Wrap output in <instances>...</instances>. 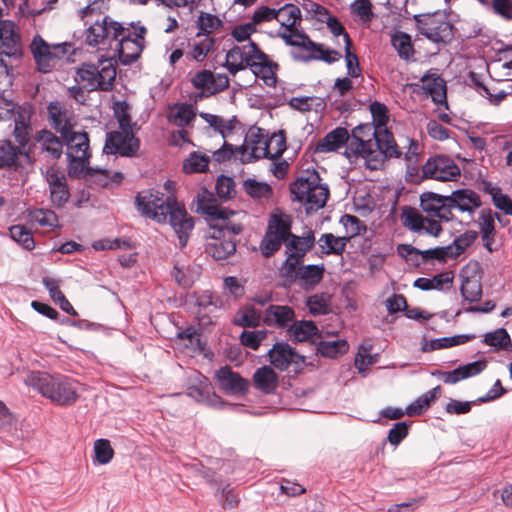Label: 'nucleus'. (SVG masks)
I'll return each instance as SVG.
<instances>
[{"instance_id": "nucleus-18", "label": "nucleus", "mask_w": 512, "mask_h": 512, "mask_svg": "<svg viewBox=\"0 0 512 512\" xmlns=\"http://www.w3.org/2000/svg\"><path fill=\"white\" fill-rule=\"evenodd\" d=\"M268 357L271 365L280 371L287 370L290 365H295L298 369L305 364V357L284 342L275 343L268 351Z\"/></svg>"}, {"instance_id": "nucleus-51", "label": "nucleus", "mask_w": 512, "mask_h": 512, "mask_svg": "<svg viewBox=\"0 0 512 512\" xmlns=\"http://www.w3.org/2000/svg\"><path fill=\"white\" fill-rule=\"evenodd\" d=\"M210 158L206 154L191 152L183 163V171L187 174L201 173L208 169Z\"/></svg>"}, {"instance_id": "nucleus-4", "label": "nucleus", "mask_w": 512, "mask_h": 512, "mask_svg": "<svg viewBox=\"0 0 512 512\" xmlns=\"http://www.w3.org/2000/svg\"><path fill=\"white\" fill-rule=\"evenodd\" d=\"M114 57H102L97 64L83 63L76 70L75 81L86 91H110L116 78Z\"/></svg>"}, {"instance_id": "nucleus-7", "label": "nucleus", "mask_w": 512, "mask_h": 512, "mask_svg": "<svg viewBox=\"0 0 512 512\" xmlns=\"http://www.w3.org/2000/svg\"><path fill=\"white\" fill-rule=\"evenodd\" d=\"M123 25L109 16H103L90 24L84 31V43L92 48L104 50L111 48L121 35Z\"/></svg>"}, {"instance_id": "nucleus-55", "label": "nucleus", "mask_w": 512, "mask_h": 512, "mask_svg": "<svg viewBox=\"0 0 512 512\" xmlns=\"http://www.w3.org/2000/svg\"><path fill=\"white\" fill-rule=\"evenodd\" d=\"M94 464L105 465L108 464L114 456V450L111 447L108 439H98L94 443Z\"/></svg>"}, {"instance_id": "nucleus-35", "label": "nucleus", "mask_w": 512, "mask_h": 512, "mask_svg": "<svg viewBox=\"0 0 512 512\" xmlns=\"http://www.w3.org/2000/svg\"><path fill=\"white\" fill-rule=\"evenodd\" d=\"M325 267L321 265H305L298 269L296 281L298 285L305 291L313 290L322 280Z\"/></svg>"}, {"instance_id": "nucleus-6", "label": "nucleus", "mask_w": 512, "mask_h": 512, "mask_svg": "<svg viewBox=\"0 0 512 512\" xmlns=\"http://www.w3.org/2000/svg\"><path fill=\"white\" fill-rule=\"evenodd\" d=\"M146 28L139 26L132 31L131 27L123 26L121 35L115 41L114 54L123 65H131L141 55L145 42Z\"/></svg>"}, {"instance_id": "nucleus-8", "label": "nucleus", "mask_w": 512, "mask_h": 512, "mask_svg": "<svg viewBox=\"0 0 512 512\" xmlns=\"http://www.w3.org/2000/svg\"><path fill=\"white\" fill-rule=\"evenodd\" d=\"M292 221L286 214H272L266 233L260 243V250L263 256L270 257L277 252L282 244H285L291 232Z\"/></svg>"}, {"instance_id": "nucleus-9", "label": "nucleus", "mask_w": 512, "mask_h": 512, "mask_svg": "<svg viewBox=\"0 0 512 512\" xmlns=\"http://www.w3.org/2000/svg\"><path fill=\"white\" fill-rule=\"evenodd\" d=\"M420 34L434 43L448 44L454 38L453 25L439 14L413 16Z\"/></svg>"}, {"instance_id": "nucleus-64", "label": "nucleus", "mask_w": 512, "mask_h": 512, "mask_svg": "<svg viewBox=\"0 0 512 512\" xmlns=\"http://www.w3.org/2000/svg\"><path fill=\"white\" fill-rule=\"evenodd\" d=\"M215 190H216L217 196L221 200L226 201V200L232 198L236 193L235 182H234L233 178L225 176V175H220L217 178Z\"/></svg>"}, {"instance_id": "nucleus-1", "label": "nucleus", "mask_w": 512, "mask_h": 512, "mask_svg": "<svg viewBox=\"0 0 512 512\" xmlns=\"http://www.w3.org/2000/svg\"><path fill=\"white\" fill-rule=\"evenodd\" d=\"M344 155L351 162L364 159L367 168L377 170L385 159L399 158L401 151L390 131H381L373 123H365L352 129Z\"/></svg>"}, {"instance_id": "nucleus-29", "label": "nucleus", "mask_w": 512, "mask_h": 512, "mask_svg": "<svg viewBox=\"0 0 512 512\" xmlns=\"http://www.w3.org/2000/svg\"><path fill=\"white\" fill-rule=\"evenodd\" d=\"M30 51L40 72L48 73L55 66L50 44L44 41L41 36H34L30 44Z\"/></svg>"}, {"instance_id": "nucleus-48", "label": "nucleus", "mask_w": 512, "mask_h": 512, "mask_svg": "<svg viewBox=\"0 0 512 512\" xmlns=\"http://www.w3.org/2000/svg\"><path fill=\"white\" fill-rule=\"evenodd\" d=\"M391 44L402 59L408 60L414 53L411 37L405 32L396 31L392 34Z\"/></svg>"}, {"instance_id": "nucleus-50", "label": "nucleus", "mask_w": 512, "mask_h": 512, "mask_svg": "<svg viewBox=\"0 0 512 512\" xmlns=\"http://www.w3.org/2000/svg\"><path fill=\"white\" fill-rule=\"evenodd\" d=\"M288 105L291 108L301 112H308L313 108L315 111H321L325 108L324 100L314 96L292 97L288 101Z\"/></svg>"}, {"instance_id": "nucleus-5", "label": "nucleus", "mask_w": 512, "mask_h": 512, "mask_svg": "<svg viewBox=\"0 0 512 512\" xmlns=\"http://www.w3.org/2000/svg\"><path fill=\"white\" fill-rule=\"evenodd\" d=\"M290 192L294 200L306 206L307 212L324 207L329 196L328 186L320 183V176L315 170L304 171L290 185Z\"/></svg>"}, {"instance_id": "nucleus-37", "label": "nucleus", "mask_w": 512, "mask_h": 512, "mask_svg": "<svg viewBox=\"0 0 512 512\" xmlns=\"http://www.w3.org/2000/svg\"><path fill=\"white\" fill-rule=\"evenodd\" d=\"M253 383L256 389L271 394L277 388L278 376L272 367L262 366L254 372Z\"/></svg>"}, {"instance_id": "nucleus-10", "label": "nucleus", "mask_w": 512, "mask_h": 512, "mask_svg": "<svg viewBox=\"0 0 512 512\" xmlns=\"http://www.w3.org/2000/svg\"><path fill=\"white\" fill-rule=\"evenodd\" d=\"M286 45L299 47L310 52L308 55L292 53L293 59L301 62H309L312 60H321L328 64H332L341 59L342 55L336 50L324 49L322 44L316 43L309 36H302L301 41H292L291 37L283 36Z\"/></svg>"}, {"instance_id": "nucleus-60", "label": "nucleus", "mask_w": 512, "mask_h": 512, "mask_svg": "<svg viewBox=\"0 0 512 512\" xmlns=\"http://www.w3.org/2000/svg\"><path fill=\"white\" fill-rule=\"evenodd\" d=\"M483 341L488 346L502 349L510 344L511 338L506 329L497 328L492 332L486 333Z\"/></svg>"}, {"instance_id": "nucleus-52", "label": "nucleus", "mask_w": 512, "mask_h": 512, "mask_svg": "<svg viewBox=\"0 0 512 512\" xmlns=\"http://www.w3.org/2000/svg\"><path fill=\"white\" fill-rule=\"evenodd\" d=\"M422 82L424 89L435 103L442 104L446 102V88L441 78L423 77Z\"/></svg>"}, {"instance_id": "nucleus-21", "label": "nucleus", "mask_w": 512, "mask_h": 512, "mask_svg": "<svg viewBox=\"0 0 512 512\" xmlns=\"http://www.w3.org/2000/svg\"><path fill=\"white\" fill-rule=\"evenodd\" d=\"M46 180L49 185L51 203L54 207H63L70 198L67 178L64 172L56 167H50L46 172Z\"/></svg>"}, {"instance_id": "nucleus-22", "label": "nucleus", "mask_w": 512, "mask_h": 512, "mask_svg": "<svg viewBox=\"0 0 512 512\" xmlns=\"http://www.w3.org/2000/svg\"><path fill=\"white\" fill-rule=\"evenodd\" d=\"M223 229L213 227L209 230V241L206 244L205 251L215 260H224L233 255L236 251V243L231 237L222 235Z\"/></svg>"}, {"instance_id": "nucleus-40", "label": "nucleus", "mask_w": 512, "mask_h": 512, "mask_svg": "<svg viewBox=\"0 0 512 512\" xmlns=\"http://www.w3.org/2000/svg\"><path fill=\"white\" fill-rule=\"evenodd\" d=\"M195 116L196 113L191 104L181 103L176 104L174 107L170 108L168 113V120L170 123L180 128H184L194 120Z\"/></svg>"}, {"instance_id": "nucleus-53", "label": "nucleus", "mask_w": 512, "mask_h": 512, "mask_svg": "<svg viewBox=\"0 0 512 512\" xmlns=\"http://www.w3.org/2000/svg\"><path fill=\"white\" fill-rule=\"evenodd\" d=\"M245 192L254 199H268L272 196L271 186L266 182H259L255 179H247L243 183Z\"/></svg>"}, {"instance_id": "nucleus-63", "label": "nucleus", "mask_w": 512, "mask_h": 512, "mask_svg": "<svg viewBox=\"0 0 512 512\" xmlns=\"http://www.w3.org/2000/svg\"><path fill=\"white\" fill-rule=\"evenodd\" d=\"M302 260L296 258L293 254L286 255L285 261L282 263L280 268V275L288 282L296 281L298 276V265Z\"/></svg>"}, {"instance_id": "nucleus-11", "label": "nucleus", "mask_w": 512, "mask_h": 512, "mask_svg": "<svg viewBox=\"0 0 512 512\" xmlns=\"http://www.w3.org/2000/svg\"><path fill=\"white\" fill-rule=\"evenodd\" d=\"M140 148V141L135 137L132 128L110 131L106 134L103 153L118 154L122 157H133Z\"/></svg>"}, {"instance_id": "nucleus-34", "label": "nucleus", "mask_w": 512, "mask_h": 512, "mask_svg": "<svg viewBox=\"0 0 512 512\" xmlns=\"http://www.w3.org/2000/svg\"><path fill=\"white\" fill-rule=\"evenodd\" d=\"M487 367L485 359H479L464 365H460L452 371H447L446 384L454 385L462 380L474 377L482 373Z\"/></svg>"}, {"instance_id": "nucleus-54", "label": "nucleus", "mask_w": 512, "mask_h": 512, "mask_svg": "<svg viewBox=\"0 0 512 512\" xmlns=\"http://www.w3.org/2000/svg\"><path fill=\"white\" fill-rule=\"evenodd\" d=\"M401 219L403 225L411 231L421 232L424 228L425 218L410 206H405L402 209Z\"/></svg>"}, {"instance_id": "nucleus-59", "label": "nucleus", "mask_w": 512, "mask_h": 512, "mask_svg": "<svg viewBox=\"0 0 512 512\" xmlns=\"http://www.w3.org/2000/svg\"><path fill=\"white\" fill-rule=\"evenodd\" d=\"M230 214H234V212L226 210V217L224 219L210 221L209 222V230L212 231L213 227H218V228L223 229L222 235L225 237H227V236L230 237L231 235L232 236L239 235L242 232L243 227L241 224L229 222L228 217Z\"/></svg>"}, {"instance_id": "nucleus-25", "label": "nucleus", "mask_w": 512, "mask_h": 512, "mask_svg": "<svg viewBox=\"0 0 512 512\" xmlns=\"http://www.w3.org/2000/svg\"><path fill=\"white\" fill-rule=\"evenodd\" d=\"M248 68L256 77L262 79L267 86H275L278 64L270 60L268 55L259 46Z\"/></svg>"}, {"instance_id": "nucleus-31", "label": "nucleus", "mask_w": 512, "mask_h": 512, "mask_svg": "<svg viewBox=\"0 0 512 512\" xmlns=\"http://www.w3.org/2000/svg\"><path fill=\"white\" fill-rule=\"evenodd\" d=\"M36 143L40 144L43 152H46L52 159H59L63 153L62 138L57 137L52 131L44 128L36 131L33 136Z\"/></svg>"}, {"instance_id": "nucleus-20", "label": "nucleus", "mask_w": 512, "mask_h": 512, "mask_svg": "<svg viewBox=\"0 0 512 512\" xmlns=\"http://www.w3.org/2000/svg\"><path fill=\"white\" fill-rule=\"evenodd\" d=\"M67 146V155L71 162L79 163L85 167L91 156L89 149V137L86 132L71 130L66 137H61Z\"/></svg>"}, {"instance_id": "nucleus-57", "label": "nucleus", "mask_w": 512, "mask_h": 512, "mask_svg": "<svg viewBox=\"0 0 512 512\" xmlns=\"http://www.w3.org/2000/svg\"><path fill=\"white\" fill-rule=\"evenodd\" d=\"M329 295L314 294L307 298L306 305L312 315H325L329 312Z\"/></svg>"}, {"instance_id": "nucleus-61", "label": "nucleus", "mask_w": 512, "mask_h": 512, "mask_svg": "<svg viewBox=\"0 0 512 512\" xmlns=\"http://www.w3.org/2000/svg\"><path fill=\"white\" fill-rule=\"evenodd\" d=\"M495 218L501 222V216L498 213H493L491 209H482L480 211L478 221L480 234L496 233Z\"/></svg>"}, {"instance_id": "nucleus-36", "label": "nucleus", "mask_w": 512, "mask_h": 512, "mask_svg": "<svg viewBox=\"0 0 512 512\" xmlns=\"http://www.w3.org/2000/svg\"><path fill=\"white\" fill-rule=\"evenodd\" d=\"M344 144H349V133L346 128L337 127L327 133L316 145V151L320 153L333 152Z\"/></svg>"}, {"instance_id": "nucleus-23", "label": "nucleus", "mask_w": 512, "mask_h": 512, "mask_svg": "<svg viewBox=\"0 0 512 512\" xmlns=\"http://www.w3.org/2000/svg\"><path fill=\"white\" fill-rule=\"evenodd\" d=\"M215 379L219 387L227 394H245L249 388V382L238 372L225 365L215 371Z\"/></svg>"}, {"instance_id": "nucleus-19", "label": "nucleus", "mask_w": 512, "mask_h": 512, "mask_svg": "<svg viewBox=\"0 0 512 512\" xmlns=\"http://www.w3.org/2000/svg\"><path fill=\"white\" fill-rule=\"evenodd\" d=\"M258 45L249 40L246 44L235 45L226 53L224 66L230 74L236 75L249 67Z\"/></svg>"}, {"instance_id": "nucleus-42", "label": "nucleus", "mask_w": 512, "mask_h": 512, "mask_svg": "<svg viewBox=\"0 0 512 512\" xmlns=\"http://www.w3.org/2000/svg\"><path fill=\"white\" fill-rule=\"evenodd\" d=\"M290 337L297 342H303L310 339L318 333V328L313 321H293L288 329Z\"/></svg>"}, {"instance_id": "nucleus-2", "label": "nucleus", "mask_w": 512, "mask_h": 512, "mask_svg": "<svg viewBox=\"0 0 512 512\" xmlns=\"http://www.w3.org/2000/svg\"><path fill=\"white\" fill-rule=\"evenodd\" d=\"M136 203L141 213L159 223L167 220L178 236L180 246L187 245L194 221L188 215L185 207L172 196H164L163 193L150 189L138 193Z\"/></svg>"}, {"instance_id": "nucleus-46", "label": "nucleus", "mask_w": 512, "mask_h": 512, "mask_svg": "<svg viewBox=\"0 0 512 512\" xmlns=\"http://www.w3.org/2000/svg\"><path fill=\"white\" fill-rule=\"evenodd\" d=\"M461 296L470 303L477 302L482 297V285L475 277H463L460 287Z\"/></svg>"}, {"instance_id": "nucleus-49", "label": "nucleus", "mask_w": 512, "mask_h": 512, "mask_svg": "<svg viewBox=\"0 0 512 512\" xmlns=\"http://www.w3.org/2000/svg\"><path fill=\"white\" fill-rule=\"evenodd\" d=\"M478 238V232L475 230H467L463 234L457 236L452 244L447 245L450 248V258H456L461 255L468 247H470Z\"/></svg>"}, {"instance_id": "nucleus-12", "label": "nucleus", "mask_w": 512, "mask_h": 512, "mask_svg": "<svg viewBox=\"0 0 512 512\" xmlns=\"http://www.w3.org/2000/svg\"><path fill=\"white\" fill-rule=\"evenodd\" d=\"M195 381L196 384L188 386L187 395L198 403L216 409H223L224 407L238 409L240 407L237 404L226 403L219 395L213 392L209 379L201 373H197Z\"/></svg>"}, {"instance_id": "nucleus-27", "label": "nucleus", "mask_w": 512, "mask_h": 512, "mask_svg": "<svg viewBox=\"0 0 512 512\" xmlns=\"http://www.w3.org/2000/svg\"><path fill=\"white\" fill-rule=\"evenodd\" d=\"M449 198L453 210L457 209L461 212H467L470 215L482 205L479 194L468 188L452 191Z\"/></svg>"}, {"instance_id": "nucleus-47", "label": "nucleus", "mask_w": 512, "mask_h": 512, "mask_svg": "<svg viewBox=\"0 0 512 512\" xmlns=\"http://www.w3.org/2000/svg\"><path fill=\"white\" fill-rule=\"evenodd\" d=\"M215 48V39L213 37H204L194 42L187 52V58L196 62H203L207 55Z\"/></svg>"}, {"instance_id": "nucleus-33", "label": "nucleus", "mask_w": 512, "mask_h": 512, "mask_svg": "<svg viewBox=\"0 0 512 512\" xmlns=\"http://www.w3.org/2000/svg\"><path fill=\"white\" fill-rule=\"evenodd\" d=\"M2 33L0 44L2 53L9 57H18L21 55L20 37L14 29V24L8 21H3L1 25Z\"/></svg>"}, {"instance_id": "nucleus-26", "label": "nucleus", "mask_w": 512, "mask_h": 512, "mask_svg": "<svg viewBox=\"0 0 512 512\" xmlns=\"http://www.w3.org/2000/svg\"><path fill=\"white\" fill-rule=\"evenodd\" d=\"M47 113L51 127L59 132L61 137H66L68 132L73 130V114L64 108L60 102H50L47 107Z\"/></svg>"}, {"instance_id": "nucleus-30", "label": "nucleus", "mask_w": 512, "mask_h": 512, "mask_svg": "<svg viewBox=\"0 0 512 512\" xmlns=\"http://www.w3.org/2000/svg\"><path fill=\"white\" fill-rule=\"evenodd\" d=\"M196 211L206 215L209 222L226 217V209H222L216 204L213 193L206 188H201L197 194Z\"/></svg>"}, {"instance_id": "nucleus-44", "label": "nucleus", "mask_w": 512, "mask_h": 512, "mask_svg": "<svg viewBox=\"0 0 512 512\" xmlns=\"http://www.w3.org/2000/svg\"><path fill=\"white\" fill-rule=\"evenodd\" d=\"M196 25L198 28L197 37L201 35L210 37V34L223 26V21L217 15L201 11L198 15Z\"/></svg>"}, {"instance_id": "nucleus-45", "label": "nucleus", "mask_w": 512, "mask_h": 512, "mask_svg": "<svg viewBox=\"0 0 512 512\" xmlns=\"http://www.w3.org/2000/svg\"><path fill=\"white\" fill-rule=\"evenodd\" d=\"M29 221L48 230L58 227V216L51 209H33L28 213Z\"/></svg>"}, {"instance_id": "nucleus-17", "label": "nucleus", "mask_w": 512, "mask_h": 512, "mask_svg": "<svg viewBox=\"0 0 512 512\" xmlns=\"http://www.w3.org/2000/svg\"><path fill=\"white\" fill-rule=\"evenodd\" d=\"M32 163L30 148L22 150L10 140L0 141V169L19 171Z\"/></svg>"}, {"instance_id": "nucleus-28", "label": "nucleus", "mask_w": 512, "mask_h": 512, "mask_svg": "<svg viewBox=\"0 0 512 512\" xmlns=\"http://www.w3.org/2000/svg\"><path fill=\"white\" fill-rule=\"evenodd\" d=\"M294 319L295 312L292 307L287 305L271 304L265 310L263 322L267 326H274L280 329H289Z\"/></svg>"}, {"instance_id": "nucleus-24", "label": "nucleus", "mask_w": 512, "mask_h": 512, "mask_svg": "<svg viewBox=\"0 0 512 512\" xmlns=\"http://www.w3.org/2000/svg\"><path fill=\"white\" fill-rule=\"evenodd\" d=\"M248 68L256 77L262 79L267 86H275L278 64L270 60L268 55L259 46Z\"/></svg>"}, {"instance_id": "nucleus-14", "label": "nucleus", "mask_w": 512, "mask_h": 512, "mask_svg": "<svg viewBox=\"0 0 512 512\" xmlns=\"http://www.w3.org/2000/svg\"><path fill=\"white\" fill-rule=\"evenodd\" d=\"M449 200V195L427 191L420 195V207L427 217L450 222L454 219V214Z\"/></svg>"}, {"instance_id": "nucleus-3", "label": "nucleus", "mask_w": 512, "mask_h": 512, "mask_svg": "<svg viewBox=\"0 0 512 512\" xmlns=\"http://www.w3.org/2000/svg\"><path fill=\"white\" fill-rule=\"evenodd\" d=\"M27 384L60 406L72 405L78 399L76 382L64 375L31 372Z\"/></svg>"}, {"instance_id": "nucleus-32", "label": "nucleus", "mask_w": 512, "mask_h": 512, "mask_svg": "<svg viewBox=\"0 0 512 512\" xmlns=\"http://www.w3.org/2000/svg\"><path fill=\"white\" fill-rule=\"evenodd\" d=\"M315 244L313 231H308L303 236H297L292 233L285 243V255L293 254L296 258L303 261L305 254L310 251Z\"/></svg>"}, {"instance_id": "nucleus-39", "label": "nucleus", "mask_w": 512, "mask_h": 512, "mask_svg": "<svg viewBox=\"0 0 512 512\" xmlns=\"http://www.w3.org/2000/svg\"><path fill=\"white\" fill-rule=\"evenodd\" d=\"M473 338H474L473 335H466V334L455 335V336H450V337L435 338L430 341H426L422 345L421 350L423 352H431V351L440 350V349H444V348H450V347L464 344Z\"/></svg>"}, {"instance_id": "nucleus-16", "label": "nucleus", "mask_w": 512, "mask_h": 512, "mask_svg": "<svg viewBox=\"0 0 512 512\" xmlns=\"http://www.w3.org/2000/svg\"><path fill=\"white\" fill-rule=\"evenodd\" d=\"M277 21L284 31H279L278 35L283 39V36L291 37L292 41H301L302 36H308L303 30L300 29L302 22L301 11L298 6L294 4H285L278 9Z\"/></svg>"}, {"instance_id": "nucleus-38", "label": "nucleus", "mask_w": 512, "mask_h": 512, "mask_svg": "<svg viewBox=\"0 0 512 512\" xmlns=\"http://www.w3.org/2000/svg\"><path fill=\"white\" fill-rule=\"evenodd\" d=\"M317 353L323 357L335 359L349 350V344L345 339L321 340L316 345Z\"/></svg>"}, {"instance_id": "nucleus-43", "label": "nucleus", "mask_w": 512, "mask_h": 512, "mask_svg": "<svg viewBox=\"0 0 512 512\" xmlns=\"http://www.w3.org/2000/svg\"><path fill=\"white\" fill-rule=\"evenodd\" d=\"M261 320V312L251 305L240 308L233 319V323L239 327L254 328L257 327Z\"/></svg>"}, {"instance_id": "nucleus-15", "label": "nucleus", "mask_w": 512, "mask_h": 512, "mask_svg": "<svg viewBox=\"0 0 512 512\" xmlns=\"http://www.w3.org/2000/svg\"><path fill=\"white\" fill-rule=\"evenodd\" d=\"M191 83L200 93L201 98H207L226 90L229 87V77L224 73H213L204 69L196 72Z\"/></svg>"}, {"instance_id": "nucleus-41", "label": "nucleus", "mask_w": 512, "mask_h": 512, "mask_svg": "<svg viewBox=\"0 0 512 512\" xmlns=\"http://www.w3.org/2000/svg\"><path fill=\"white\" fill-rule=\"evenodd\" d=\"M348 242L347 237H337L332 233L322 234L318 240L321 251L326 255H341L345 251Z\"/></svg>"}, {"instance_id": "nucleus-58", "label": "nucleus", "mask_w": 512, "mask_h": 512, "mask_svg": "<svg viewBox=\"0 0 512 512\" xmlns=\"http://www.w3.org/2000/svg\"><path fill=\"white\" fill-rule=\"evenodd\" d=\"M340 223L346 231V235L344 237H347L348 241L366 230L365 224L354 215L344 214L340 218Z\"/></svg>"}, {"instance_id": "nucleus-13", "label": "nucleus", "mask_w": 512, "mask_h": 512, "mask_svg": "<svg viewBox=\"0 0 512 512\" xmlns=\"http://www.w3.org/2000/svg\"><path fill=\"white\" fill-rule=\"evenodd\" d=\"M423 178L447 182L455 181L460 176V168L449 157H430L422 167Z\"/></svg>"}, {"instance_id": "nucleus-62", "label": "nucleus", "mask_w": 512, "mask_h": 512, "mask_svg": "<svg viewBox=\"0 0 512 512\" xmlns=\"http://www.w3.org/2000/svg\"><path fill=\"white\" fill-rule=\"evenodd\" d=\"M370 112L373 118V124L379 130H388L386 124L389 119L387 106L381 102L374 101L370 104Z\"/></svg>"}, {"instance_id": "nucleus-56", "label": "nucleus", "mask_w": 512, "mask_h": 512, "mask_svg": "<svg viewBox=\"0 0 512 512\" xmlns=\"http://www.w3.org/2000/svg\"><path fill=\"white\" fill-rule=\"evenodd\" d=\"M11 238L27 250H32L35 247V241L30 230H27L23 225H13L9 229Z\"/></svg>"}]
</instances>
